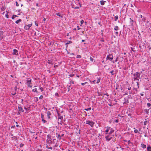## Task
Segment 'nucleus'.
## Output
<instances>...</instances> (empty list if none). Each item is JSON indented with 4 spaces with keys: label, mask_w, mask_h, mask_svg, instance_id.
I'll list each match as a JSON object with an SVG mask.
<instances>
[{
    "label": "nucleus",
    "mask_w": 151,
    "mask_h": 151,
    "mask_svg": "<svg viewBox=\"0 0 151 151\" xmlns=\"http://www.w3.org/2000/svg\"><path fill=\"white\" fill-rule=\"evenodd\" d=\"M42 122L44 123H46L47 122V121L45 120L44 119H42Z\"/></svg>",
    "instance_id": "obj_36"
},
{
    "label": "nucleus",
    "mask_w": 151,
    "mask_h": 151,
    "mask_svg": "<svg viewBox=\"0 0 151 151\" xmlns=\"http://www.w3.org/2000/svg\"><path fill=\"white\" fill-rule=\"evenodd\" d=\"M22 21V20L20 19H19L17 20L16 22H15V23H16V24H18L19 23V22H21Z\"/></svg>",
    "instance_id": "obj_20"
},
{
    "label": "nucleus",
    "mask_w": 151,
    "mask_h": 151,
    "mask_svg": "<svg viewBox=\"0 0 151 151\" xmlns=\"http://www.w3.org/2000/svg\"><path fill=\"white\" fill-rule=\"evenodd\" d=\"M16 94V92H12L11 93L12 95L13 96H14Z\"/></svg>",
    "instance_id": "obj_35"
},
{
    "label": "nucleus",
    "mask_w": 151,
    "mask_h": 151,
    "mask_svg": "<svg viewBox=\"0 0 151 151\" xmlns=\"http://www.w3.org/2000/svg\"><path fill=\"white\" fill-rule=\"evenodd\" d=\"M70 86H69L68 87V92H69L70 91Z\"/></svg>",
    "instance_id": "obj_51"
},
{
    "label": "nucleus",
    "mask_w": 151,
    "mask_h": 151,
    "mask_svg": "<svg viewBox=\"0 0 151 151\" xmlns=\"http://www.w3.org/2000/svg\"><path fill=\"white\" fill-rule=\"evenodd\" d=\"M105 137L106 140L108 141H109L112 138V137H110L109 135L106 136Z\"/></svg>",
    "instance_id": "obj_7"
},
{
    "label": "nucleus",
    "mask_w": 151,
    "mask_h": 151,
    "mask_svg": "<svg viewBox=\"0 0 151 151\" xmlns=\"http://www.w3.org/2000/svg\"><path fill=\"white\" fill-rule=\"evenodd\" d=\"M128 144L129 145L130 143H131V142H130V140L128 141Z\"/></svg>",
    "instance_id": "obj_61"
},
{
    "label": "nucleus",
    "mask_w": 151,
    "mask_h": 151,
    "mask_svg": "<svg viewBox=\"0 0 151 151\" xmlns=\"http://www.w3.org/2000/svg\"><path fill=\"white\" fill-rule=\"evenodd\" d=\"M106 129L105 131V132L106 133H107L108 132L109 130L111 128V127H109L108 126H107L106 127Z\"/></svg>",
    "instance_id": "obj_17"
},
{
    "label": "nucleus",
    "mask_w": 151,
    "mask_h": 151,
    "mask_svg": "<svg viewBox=\"0 0 151 151\" xmlns=\"http://www.w3.org/2000/svg\"><path fill=\"white\" fill-rule=\"evenodd\" d=\"M87 82H85V83H81V85H82V86H84V85L86 84V83H87Z\"/></svg>",
    "instance_id": "obj_50"
},
{
    "label": "nucleus",
    "mask_w": 151,
    "mask_h": 151,
    "mask_svg": "<svg viewBox=\"0 0 151 151\" xmlns=\"http://www.w3.org/2000/svg\"><path fill=\"white\" fill-rule=\"evenodd\" d=\"M151 104L149 103H148L147 104V106L148 107H150L151 106Z\"/></svg>",
    "instance_id": "obj_37"
},
{
    "label": "nucleus",
    "mask_w": 151,
    "mask_h": 151,
    "mask_svg": "<svg viewBox=\"0 0 151 151\" xmlns=\"http://www.w3.org/2000/svg\"><path fill=\"white\" fill-rule=\"evenodd\" d=\"M146 20V18L145 17H143L142 19V21H141V24H142V25H143V26H145V24L144 23V22H145Z\"/></svg>",
    "instance_id": "obj_6"
},
{
    "label": "nucleus",
    "mask_w": 151,
    "mask_h": 151,
    "mask_svg": "<svg viewBox=\"0 0 151 151\" xmlns=\"http://www.w3.org/2000/svg\"><path fill=\"white\" fill-rule=\"evenodd\" d=\"M47 118L48 119H50V116L51 115V113L50 112V111H47Z\"/></svg>",
    "instance_id": "obj_10"
},
{
    "label": "nucleus",
    "mask_w": 151,
    "mask_h": 151,
    "mask_svg": "<svg viewBox=\"0 0 151 151\" xmlns=\"http://www.w3.org/2000/svg\"><path fill=\"white\" fill-rule=\"evenodd\" d=\"M13 55H18V51L16 49L13 50V52L12 53Z\"/></svg>",
    "instance_id": "obj_4"
},
{
    "label": "nucleus",
    "mask_w": 151,
    "mask_h": 151,
    "mask_svg": "<svg viewBox=\"0 0 151 151\" xmlns=\"http://www.w3.org/2000/svg\"><path fill=\"white\" fill-rule=\"evenodd\" d=\"M130 19L131 20V21L130 22L131 25H133V22H134V20L133 19H132L131 18H130Z\"/></svg>",
    "instance_id": "obj_18"
},
{
    "label": "nucleus",
    "mask_w": 151,
    "mask_h": 151,
    "mask_svg": "<svg viewBox=\"0 0 151 151\" xmlns=\"http://www.w3.org/2000/svg\"><path fill=\"white\" fill-rule=\"evenodd\" d=\"M114 72V70H112L110 72V73H111V74L112 75H114V73H113Z\"/></svg>",
    "instance_id": "obj_39"
},
{
    "label": "nucleus",
    "mask_w": 151,
    "mask_h": 151,
    "mask_svg": "<svg viewBox=\"0 0 151 151\" xmlns=\"http://www.w3.org/2000/svg\"><path fill=\"white\" fill-rule=\"evenodd\" d=\"M58 119H60L61 120L63 119V116H61L60 114L58 112Z\"/></svg>",
    "instance_id": "obj_8"
},
{
    "label": "nucleus",
    "mask_w": 151,
    "mask_h": 151,
    "mask_svg": "<svg viewBox=\"0 0 151 151\" xmlns=\"http://www.w3.org/2000/svg\"><path fill=\"white\" fill-rule=\"evenodd\" d=\"M72 43V42L71 41H69L67 43H66V45H67V46H66V48L67 47H68V45L70 44V43Z\"/></svg>",
    "instance_id": "obj_24"
},
{
    "label": "nucleus",
    "mask_w": 151,
    "mask_h": 151,
    "mask_svg": "<svg viewBox=\"0 0 151 151\" xmlns=\"http://www.w3.org/2000/svg\"><path fill=\"white\" fill-rule=\"evenodd\" d=\"M149 132V130L148 128H147L146 129H145L143 132V133L145 134L144 136L145 137H147V133Z\"/></svg>",
    "instance_id": "obj_3"
},
{
    "label": "nucleus",
    "mask_w": 151,
    "mask_h": 151,
    "mask_svg": "<svg viewBox=\"0 0 151 151\" xmlns=\"http://www.w3.org/2000/svg\"><path fill=\"white\" fill-rule=\"evenodd\" d=\"M146 121L144 122V125H146L147 124V123L149 122L146 120V119H145Z\"/></svg>",
    "instance_id": "obj_29"
},
{
    "label": "nucleus",
    "mask_w": 151,
    "mask_h": 151,
    "mask_svg": "<svg viewBox=\"0 0 151 151\" xmlns=\"http://www.w3.org/2000/svg\"><path fill=\"white\" fill-rule=\"evenodd\" d=\"M43 98V96L42 95H41L39 97V99H42Z\"/></svg>",
    "instance_id": "obj_46"
},
{
    "label": "nucleus",
    "mask_w": 151,
    "mask_h": 151,
    "mask_svg": "<svg viewBox=\"0 0 151 151\" xmlns=\"http://www.w3.org/2000/svg\"><path fill=\"white\" fill-rule=\"evenodd\" d=\"M100 2L101 4L102 5H103L104 4V3L106 1H100Z\"/></svg>",
    "instance_id": "obj_21"
},
{
    "label": "nucleus",
    "mask_w": 151,
    "mask_h": 151,
    "mask_svg": "<svg viewBox=\"0 0 151 151\" xmlns=\"http://www.w3.org/2000/svg\"><path fill=\"white\" fill-rule=\"evenodd\" d=\"M41 118L42 119H44V115L42 114H41Z\"/></svg>",
    "instance_id": "obj_47"
},
{
    "label": "nucleus",
    "mask_w": 151,
    "mask_h": 151,
    "mask_svg": "<svg viewBox=\"0 0 151 151\" xmlns=\"http://www.w3.org/2000/svg\"><path fill=\"white\" fill-rule=\"evenodd\" d=\"M91 109V107H89L88 108H87V109H84V110H86V111H88L89 110H90Z\"/></svg>",
    "instance_id": "obj_32"
},
{
    "label": "nucleus",
    "mask_w": 151,
    "mask_h": 151,
    "mask_svg": "<svg viewBox=\"0 0 151 151\" xmlns=\"http://www.w3.org/2000/svg\"><path fill=\"white\" fill-rule=\"evenodd\" d=\"M18 109L20 111H21L22 112H24V110H23L21 106H20L19 105V106H18Z\"/></svg>",
    "instance_id": "obj_11"
},
{
    "label": "nucleus",
    "mask_w": 151,
    "mask_h": 151,
    "mask_svg": "<svg viewBox=\"0 0 151 151\" xmlns=\"http://www.w3.org/2000/svg\"><path fill=\"white\" fill-rule=\"evenodd\" d=\"M95 123L94 122L91 121L87 120L86 121V124L89 125L91 127L93 126Z\"/></svg>",
    "instance_id": "obj_1"
},
{
    "label": "nucleus",
    "mask_w": 151,
    "mask_h": 151,
    "mask_svg": "<svg viewBox=\"0 0 151 151\" xmlns=\"http://www.w3.org/2000/svg\"><path fill=\"white\" fill-rule=\"evenodd\" d=\"M27 85L28 87H29L30 88H31L32 87V86L30 85V84L28 85Z\"/></svg>",
    "instance_id": "obj_62"
},
{
    "label": "nucleus",
    "mask_w": 151,
    "mask_h": 151,
    "mask_svg": "<svg viewBox=\"0 0 151 151\" xmlns=\"http://www.w3.org/2000/svg\"><path fill=\"white\" fill-rule=\"evenodd\" d=\"M140 75V73L137 72L134 74V76L139 78Z\"/></svg>",
    "instance_id": "obj_9"
},
{
    "label": "nucleus",
    "mask_w": 151,
    "mask_h": 151,
    "mask_svg": "<svg viewBox=\"0 0 151 151\" xmlns=\"http://www.w3.org/2000/svg\"><path fill=\"white\" fill-rule=\"evenodd\" d=\"M118 16L117 15H116V16L115 17H114V20L115 21H116L117 19H118Z\"/></svg>",
    "instance_id": "obj_31"
},
{
    "label": "nucleus",
    "mask_w": 151,
    "mask_h": 151,
    "mask_svg": "<svg viewBox=\"0 0 151 151\" xmlns=\"http://www.w3.org/2000/svg\"><path fill=\"white\" fill-rule=\"evenodd\" d=\"M147 151H151V147L150 145H148Z\"/></svg>",
    "instance_id": "obj_13"
},
{
    "label": "nucleus",
    "mask_w": 151,
    "mask_h": 151,
    "mask_svg": "<svg viewBox=\"0 0 151 151\" xmlns=\"http://www.w3.org/2000/svg\"><path fill=\"white\" fill-rule=\"evenodd\" d=\"M39 88L41 92L43 91V88L42 87H40Z\"/></svg>",
    "instance_id": "obj_42"
},
{
    "label": "nucleus",
    "mask_w": 151,
    "mask_h": 151,
    "mask_svg": "<svg viewBox=\"0 0 151 151\" xmlns=\"http://www.w3.org/2000/svg\"><path fill=\"white\" fill-rule=\"evenodd\" d=\"M149 109H148V110H147L146 109H145V112L147 114H148L149 113Z\"/></svg>",
    "instance_id": "obj_30"
},
{
    "label": "nucleus",
    "mask_w": 151,
    "mask_h": 151,
    "mask_svg": "<svg viewBox=\"0 0 151 151\" xmlns=\"http://www.w3.org/2000/svg\"><path fill=\"white\" fill-rule=\"evenodd\" d=\"M81 58V56L80 55H77V56H76V58Z\"/></svg>",
    "instance_id": "obj_43"
},
{
    "label": "nucleus",
    "mask_w": 151,
    "mask_h": 151,
    "mask_svg": "<svg viewBox=\"0 0 151 151\" xmlns=\"http://www.w3.org/2000/svg\"><path fill=\"white\" fill-rule=\"evenodd\" d=\"M146 22V23H145V26H146L147 25V24H148V23H149V21H148V20H147L146 21V22Z\"/></svg>",
    "instance_id": "obj_41"
},
{
    "label": "nucleus",
    "mask_w": 151,
    "mask_h": 151,
    "mask_svg": "<svg viewBox=\"0 0 151 151\" xmlns=\"http://www.w3.org/2000/svg\"><path fill=\"white\" fill-rule=\"evenodd\" d=\"M16 5L17 6H19V4L18 3L17 1L16 2Z\"/></svg>",
    "instance_id": "obj_52"
},
{
    "label": "nucleus",
    "mask_w": 151,
    "mask_h": 151,
    "mask_svg": "<svg viewBox=\"0 0 151 151\" xmlns=\"http://www.w3.org/2000/svg\"><path fill=\"white\" fill-rule=\"evenodd\" d=\"M6 17L7 18V19L9 18V15L8 14H6Z\"/></svg>",
    "instance_id": "obj_57"
},
{
    "label": "nucleus",
    "mask_w": 151,
    "mask_h": 151,
    "mask_svg": "<svg viewBox=\"0 0 151 151\" xmlns=\"http://www.w3.org/2000/svg\"><path fill=\"white\" fill-rule=\"evenodd\" d=\"M47 63L49 64H52V62L49 60H47Z\"/></svg>",
    "instance_id": "obj_34"
},
{
    "label": "nucleus",
    "mask_w": 151,
    "mask_h": 151,
    "mask_svg": "<svg viewBox=\"0 0 151 151\" xmlns=\"http://www.w3.org/2000/svg\"><path fill=\"white\" fill-rule=\"evenodd\" d=\"M56 134L57 137L59 140L61 139V136L59 134H58L57 133H56Z\"/></svg>",
    "instance_id": "obj_12"
},
{
    "label": "nucleus",
    "mask_w": 151,
    "mask_h": 151,
    "mask_svg": "<svg viewBox=\"0 0 151 151\" xmlns=\"http://www.w3.org/2000/svg\"><path fill=\"white\" fill-rule=\"evenodd\" d=\"M90 60L92 61V62H93V59L91 57H90Z\"/></svg>",
    "instance_id": "obj_45"
},
{
    "label": "nucleus",
    "mask_w": 151,
    "mask_h": 151,
    "mask_svg": "<svg viewBox=\"0 0 151 151\" xmlns=\"http://www.w3.org/2000/svg\"><path fill=\"white\" fill-rule=\"evenodd\" d=\"M32 80L31 79L27 80V84L28 85L30 84L31 83V81Z\"/></svg>",
    "instance_id": "obj_14"
},
{
    "label": "nucleus",
    "mask_w": 151,
    "mask_h": 151,
    "mask_svg": "<svg viewBox=\"0 0 151 151\" xmlns=\"http://www.w3.org/2000/svg\"><path fill=\"white\" fill-rule=\"evenodd\" d=\"M79 7L78 6H76L75 8V9H79Z\"/></svg>",
    "instance_id": "obj_63"
},
{
    "label": "nucleus",
    "mask_w": 151,
    "mask_h": 151,
    "mask_svg": "<svg viewBox=\"0 0 151 151\" xmlns=\"http://www.w3.org/2000/svg\"><path fill=\"white\" fill-rule=\"evenodd\" d=\"M70 84H74V81H70Z\"/></svg>",
    "instance_id": "obj_48"
},
{
    "label": "nucleus",
    "mask_w": 151,
    "mask_h": 151,
    "mask_svg": "<svg viewBox=\"0 0 151 151\" xmlns=\"http://www.w3.org/2000/svg\"><path fill=\"white\" fill-rule=\"evenodd\" d=\"M113 56L111 54H109V55H107L106 59V60H111L113 59Z\"/></svg>",
    "instance_id": "obj_2"
},
{
    "label": "nucleus",
    "mask_w": 151,
    "mask_h": 151,
    "mask_svg": "<svg viewBox=\"0 0 151 151\" xmlns=\"http://www.w3.org/2000/svg\"><path fill=\"white\" fill-rule=\"evenodd\" d=\"M84 23V21L83 20H82L81 21V24H82Z\"/></svg>",
    "instance_id": "obj_56"
},
{
    "label": "nucleus",
    "mask_w": 151,
    "mask_h": 151,
    "mask_svg": "<svg viewBox=\"0 0 151 151\" xmlns=\"http://www.w3.org/2000/svg\"><path fill=\"white\" fill-rule=\"evenodd\" d=\"M58 146V144L57 143H56L55 145H54L55 147H57Z\"/></svg>",
    "instance_id": "obj_53"
},
{
    "label": "nucleus",
    "mask_w": 151,
    "mask_h": 151,
    "mask_svg": "<svg viewBox=\"0 0 151 151\" xmlns=\"http://www.w3.org/2000/svg\"><path fill=\"white\" fill-rule=\"evenodd\" d=\"M35 25L37 26H38V23L36 21H35Z\"/></svg>",
    "instance_id": "obj_40"
},
{
    "label": "nucleus",
    "mask_w": 151,
    "mask_h": 151,
    "mask_svg": "<svg viewBox=\"0 0 151 151\" xmlns=\"http://www.w3.org/2000/svg\"><path fill=\"white\" fill-rule=\"evenodd\" d=\"M77 28L78 30H79L81 29V28L80 27H79V26H77Z\"/></svg>",
    "instance_id": "obj_59"
},
{
    "label": "nucleus",
    "mask_w": 151,
    "mask_h": 151,
    "mask_svg": "<svg viewBox=\"0 0 151 151\" xmlns=\"http://www.w3.org/2000/svg\"><path fill=\"white\" fill-rule=\"evenodd\" d=\"M141 147L143 148H146V145L143 143H142L141 145Z\"/></svg>",
    "instance_id": "obj_16"
},
{
    "label": "nucleus",
    "mask_w": 151,
    "mask_h": 151,
    "mask_svg": "<svg viewBox=\"0 0 151 151\" xmlns=\"http://www.w3.org/2000/svg\"><path fill=\"white\" fill-rule=\"evenodd\" d=\"M24 145L22 143H21L19 145L20 147H22Z\"/></svg>",
    "instance_id": "obj_44"
},
{
    "label": "nucleus",
    "mask_w": 151,
    "mask_h": 151,
    "mask_svg": "<svg viewBox=\"0 0 151 151\" xmlns=\"http://www.w3.org/2000/svg\"><path fill=\"white\" fill-rule=\"evenodd\" d=\"M114 29L116 31H117L119 29V28L118 26H115L114 27Z\"/></svg>",
    "instance_id": "obj_19"
},
{
    "label": "nucleus",
    "mask_w": 151,
    "mask_h": 151,
    "mask_svg": "<svg viewBox=\"0 0 151 151\" xmlns=\"http://www.w3.org/2000/svg\"><path fill=\"white\" fill-rule=\"evenodd\" d=\"M35 98H36V102H37L38 101V97H35Z\"/></svg>",
    "instance_id": "obj_55"
},
{
    "label": "nucleus",
    "mask_w": 151,
    "mask_h": 151,
    "mask_svg": "<svg viewBox=\"0 0 151 151\" xmlns=\"http://www.w3.org/2000/svg\"><path fill=\"white\" fill-rule=\"evenodd\" d=\"M32 91L34 92H36L37 93H38V92L37 91V88H35V89H33L32 90Z\"/></svg>",
    "instance_id": "obj_26"
},
{
    "label": "nucleus",
    "mask_w": 151,
    "mask_h": 151,
    "mask_svg": "<svg viewBox=\"0 0 151 151\" xmlns=\"http://www.w3.org/2000/svg\"><path fill=\"white\" fill-rule=\"evenodd\" d=\"M131 49L132 51H133V52H135V51L134 50V48L132 47H131Z\"/></svg>",
    "instance_id": "obj_38"
},
{
    "label": "nucleus",
    "mask_w": 151,
    "mask_h": 151,
    "mask_svg": "<svg viewBox=\"0 0 151 151\" xmlns=\"http://www.w3.org/2000/svg\"><path fill=\"white\" fill-rule=\"evenodd\" d=\"M12 139L13 140H14V139H17V136H14L12 137Z\"/></svg>",
    "instance_id": "obj_22"
},
{
    "label": "nucleus",
    "mask_w": 151,
    "mask_h": 151,
    "mask_svg": "<svg viewBox=\"0 0 151 151\" xmlns=\"http://www.w3.org/2000/svg\"><path fill=\"white\" fill-rule=\"evenodd\" d=\"M74 76V74H71L69 75V76L70 77H73Z\"/></svg>",
    "instance_id": "obj_54"
},
{
    "label": "nucleus",
    "mask_w": 151,
    "mask_h": 151,
    "mask_svg": "<svg viewBox=\"0 0 151 151\" xmlns=\"http://www.w3.org/2000/svg\"><path fill=\"white\" fill-rule=\"evenodd\" d=\"M18 17V16H17V15H13L12 16V19H14V18H15L16 17Z\"/></svg>",
    "instance_id": "obj_28"
},
{
    "label": "nucleus",
    "mask_w": 151,
    "mask_h": 151,
    "mask_svg": "<svg viewBox=\"0 0 151 151\" xmlns=\"http://www.w3.org/2000/svg\"><path fill=\"white\" fill-rule=\"evenodd\" d=\"M115 34L116 35H117L118 34V32H115Z\"/></svg>",
    "instance_id": "obj_64"
},
{
    "label": "nucleus",
    "mask_w": 151,
    "mask_h": 151,
    "mask_svg": "<svg viewBox=\"0 0 151 151\" xmlns=\"http://www.w3.org/2000/svg\"><path fill=\"white\" fill-rule=\"evenodd\" d=\"M56 14L57 16H58L59 17H63V16L62 15H61V14L59 13H56Z\"/></svg>",
    "instance_id": "obj_25"
},
{
    "label": "nucleus",
    "mask_w": 151,
    "mask_h": 151,
    "mask_svg": "<svg viewBox=\"0 0 151 151\" xmlns=\"http://www.w3.org/2000/svg\"><path fill=\"white\" fill-rule=\"evenodd\" d=\"M100 80H101V78H100L99 77V78H97V82H96V83H99L100 82Z\"/></svg>",
    "instance_id": "obj_27"
},
{
    "label": "nucleus",
    "mask_w": 151,
    "mask_h": 151,
    "mask_svg": "<svg viewBox=\"0 0 151 151\" xmlns=\"http://www.w3.org/2000/svg\"><path fill=\"white\" fill-rule=\"evenodd\" d=\"M55 96H59V94L57 93H55Z\"/></svg>",
    "instance_id": "obj_49"
},
{
    "label": "nucleus",
    "mask_w": 151,
    "mask_h": 151,
    "mask_svg": "<svg viewBox=\"0 0 151 151\" xmlns=\"http://www.w3.org/2000/svg\"><path fill=\"white\" fill-rule=\"evenodd\" d=\"M134 132L135 133H138L140 134H142V132H141L140 133L139 132V131H138V130L137 129H135L134 130Z\"/></svg>",
    "instance_id": "obj_15"
},
{
    "label": "nucleus",
    "mask_w": 151,
    "mask_h": 151,
    "mask_svg": "<svg viewBox=\"0 0 151 151\" xmlns=\"http://www.w3.org/2000/svg\"><path fill=\"white\" fill-rule=\"evenodd\" d=\"M114 132V130L112 129V128H111V131H110V132H109V134H111L112 133H113Z\"/></svg>",
    "instance_id": "obj_23"
},
{
    "label": "nucleus",
    "mask_w": 151,
    "mask_h": 151,
    "mask_svg": "<svg viewBox=\"0 0 151 151\" xmlns=\"http://www.w3.org/2000/svg\"><path fill=\"white\" fill-rule=\"evenodd\" d=\"M31 26L32 24L25 25L24 27V29H29Z\"/></svg>",
    "instance_id": "obj_5"
},
{
    "label": "nucleus",
    "mask_w": 151,
    "mask_h": 151,
    "mask_svg": "<svg viewBox=\"0 0 151 151\" xmlns=\"http://www.w3.org/2000/svg\"><path fill=\"white\" fill-rule=\"evenodd\" d=\"M138 77H136V76H134V81L135 80H139V79H138Z\"/></svg>",
    "instance_id": "obj_33"
},
{
    "label": "nucleus",
    "mask_w": 151,
    "mask_h": 151,
    "mask_svg": "<svg viewBox=\"0 0 151 151\" xmlns=\"http://www.w3.org/2000/svg\"><path fill=\"white\" fill-rule=\"evenodd\" d=\"M139 17L140 18H142V15H139Z\"/></svg>",
    "instance_id": "obj_58"
},
{
    "label": "nucleus",
    "mask_w": 151,
    "mask_h": 151,
    "mask_svg": "<svg viewBox=\"0 0 151 151\" xmlns=\"http://www.w3.org/2000/svg\"><path fill=\"white\" fill-rule=\"evenodd\" d=\"M115 122H116V123H118L119 122V120L118 119H116V120H115Z\"/></svg>",
    "instance_id": "obj_60"
}]
</instances>
